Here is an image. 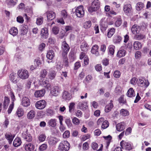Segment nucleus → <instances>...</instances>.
Listing matches in <instances>:
<instances>
[{
	"instance_id": "9d476101",
	"label": "nucleus",
	"mask_w": 151,
	"mask_h": 151,
	"mask_svg": "<svg viewBox=\"0 0 151 151\" xmlns=\"http://www.w3.org/2000/svg\"><path fill=\"white\" fill-rule=\"evenodd\" d=\"M30 104L29 99L27 97H23L22 100L21 104L24 106L27 107L29 106Z\"/></svg>"
},
{
	"instance_id": "0eeeda50",
	"label": "nucleus",
	"mask_w": 151,
	"mask_h": 151,
	"mask_svg": "<svg viewBox=\"0 0 151 151\" xmlns=\"http://www.w3.org/2000/svg\"><path fill=\"white\" fill-rule=\"evenodd\" d=\"M46 105V101L43 100H40L36 102L35 104V107L39 109H44Z\"/></svg>"
},
{
	"instance_id": "2f4dec72",
	"label": "nucleus",
	"mask_w": 151,
	"mask_h": 151,
	"mask_svg": "<svg viewBox=\"0 0 151 151\" xmlns=\"http://www.w3.org/2000/svg\"><path fill=\"white\" fill-rule=\"evenodd\" d=\"M55 56V54L53 51L50 50L47 53L46 55L47 58L49 60L52 59Z\"/></svg>"
},
{
	"instance_id": "1a4fd4ad",
	"label": "nucleus",
	"mask_w": 151,
	"mask_h": 151,
	"mask_svg": "<svg viewBox=\"0 0 151 151\" xmlns=\"http://www.w3.org/2000/svg\"><path fill=\"white\" fill-rule=\"evenodd\" d=\"M46 14L47 17V20L48 21H50L55 17V14L53 11H48L46 12Z\"/></svg>"
},
{
	"instance_id": "864d4df0",
	"label": "nucleus",
	"mask_w": 151,
	"mask_h": 151,
	"mask_svg": "<svg viewBox=\"0 0 151 151\" xmlns=\"http://www.w3.org/2000/svg\"><path fill=\"white\" fill-rule=\"evenodd\" d=\"M122 88L119 86H117L116 87L115 90V92L117 94L120 95L122 93Z\"/></svg>"
},
{
	"instance_id": "dca6fc26",
	"label": "nucleus",
	"mask_w": 151,
	"mask_h": 151,
	"mask_svg": "<svg viewBox=\"0 0 151 151\" xmlns=\"http://www.w3.org/2000/svg\"><path fill=\"white\" fill-rule=\"evenodd\" d=\"M10 80L13 83H16L18 81V77L17 74L14 73H12L10 74Z\"/></svg>"
},
{
	"instance_id": "20e7f679",
	"label": "nucleus",
	"mask_w": 151,
	"mask_h": 151,
	"mask_svg": "<svg viewBox=\"0 0 151 151\" xmlns=\"http://www.w3.org/2000/svg\"><path fill=\"white\" fill-rule=\"evenodd\" d=\"M17 74L19 77L22 79H25L27 78L29 76V73L28 71L26 70H18L17 72Z\"/></svg>"
},
{
	"instance_id": "393cba45",
	"label": "nucleus",
	"mask_w": 151,
	"mask_h": 151,
	"mask_svg": "<svg viewBox=\"0 0 151 151\" xmlns=\"http://www.w3.org/2000/svg\"><path fill=\"white\" fill-rule=\"evenodd\" d=\"M58 142V139L54 137H50L48 141L49 144L51 145H53L55 144Z\"/></svg>"
},
{
	"instance_id": "3c124183",
	"label": "nucleus",
	"mask_w": 151,
	"mask_h": 151,
	"mask_svg": "<svg viewBox=\"0 0 151 151\" xmlns=\"http://www.w3.org/2000/svg\"><path fill=\"white\" fill-rule=\"evenodd\" d=\"M47 73V71L46 69H43L40 72V76L42 78H44Z\"/></svg>"
},
{
	"instance_id": "4be33fe9",
	"label": "nucleus",
	"mask_w": 151,
	"mask_h": 151,
	"mask_svg": "<svg viewBox=\"0 0 151 151\" xmlns=\"http://www.w3.org/2000/svg\"><path fill=\"white\" fill-rule=\"evenodd\" d=\"M45 93V91L44 89L36 91L35 93V95L36 97H40L43 96Z\"/></svg>"
},
{
	"instance_id": "a19ab883",
	"label": "nucleus",
	"mask_w": 151,
	"mask_h": 151,
	"mask_svg": "<svg viewBox=\"0 0 151 151\" xmlns=\"http://www.w3.org/2000/svg\"><path fill=\"white\" fill-rule=\"evenodd\" d=\"M144 7V4L141 2L138 3L136 6V9L138 11H140Z\"/></svg>"
},
{
	"instance_id": "39448f33",
	"label": "nucleus",
	"mask_w": 151,
	"mask_h": 151,
	"mask_svg": "<svg viewBox=\"0 0 151 151\" xmlns=\"http://www.w3.org/2000/svg\"><path fill=\"white\" fill-rule=\"evenodd\" d=\"M83 7L82 6L80 5L76 8L75 13L78 17L81 18L83 17L84 12Z\"/></svg>"
},
{
	"instance_id": "4d7b16f0",
	"label": "nucleus",
	"mask_w": 151,
	"mask_h": 151,
	"mask_svg": "<svg viewBox=\"0 0 151 151\" xmlns=\"http://www.w3.org/2000/svg\"><path fill=\"white\" fill-rule=\"evenodd\" d=\"M122 39V37L120 36H118L114 38L113 40V41L115 43H119L121 42Z\"/></svg>"
},
{
	"instance_id": "f257e3e1",
	"label": "nucleus",
	"mask_w": 151,
	"mask_h": 151,
	"mask_svg": "<svg viewBox=\"0 0 151 151\" xmlns=\"http://www.w3.org/2000/svg\"><path fill=\"white\" fill-rule=\"evenodd\" d=\"M70 147L69 143L66 141H62L58 146V149L61 151H68Z\"/></svg>"
},
{
	"instance_id": "e433bc0d",
	"label": "nucleus",
	"mask_w": 151,
	"mask_h": 151,
	"mask_svg": "<svg viewBox=\"0 0 151 151\" xmlns=\"http://www.w3.org/2000/svg\"><path fill=\"white\" fill-rule=\"evenodd\" d=\"M81 48L82 51H86L88 49V47L87 43L86 42H83L82 43L81 45Z\"/></svg>"
},
{
	"instance_id": "ddd939ff",
	"label": "nucleus",
	"mask_w": 151,
	"mask_h": 151,
	"mask_svg": "<svg viewBox=\"0 0 151 151\" xmlns=\"http://www.w3.org/2000/svg\"><path fill=\"white\" fill-rule=\"evenodd\" d=\"M71 95L68 92L65 91L62 95V98L65 100H69L71 98Z\"/></svg>"
},
{
	"instance_id": "338daca9",
	"label": "nucleus",
	"mask_w": 151,
	"mask_h": 151,
	"mask_svg": "<svg viewBox=\"0 0 151 151\" xmlns=\"http://www.w3.org/2000/svg\"><path fill=\"white\" fill-rule=\"evenodd\" d=\"M122 24V20L121 18L118 19L115 22V24L116 27H119Z\"/></svg>"
},
{
	"instance_id": "9b49d317",
	"label": "nucleus",
	"mask_w": 151,
	"mask_h": 151,
	"mask_svg": "<svg viewBox=\"0 0 151 151\" xmlns=\"http://www.w3.org/2000/svg\"><path fill=\"white\" fill-rule=\"evenodd\" d=\"M99 47L98 45H93L91 48V52L94 55L96 56H98L99 55Z\"/></svg>"
},
{
	"instance_id": "8fccbe9b",
	"label": "nucleus",
	"mask_w": 151,
	"mask_h": 151,
	"mask_svg": "<svg viewBox=\"0 0 151 151\" xmlns=\"http://www.w3.org/2000/svg\"><path fill=\"white\" fill-rule=\"evenodd\" d=\"M99 2L98 0H94L92 3V6H94L98 9L99 7Z\"/></svg>"
},
{
	"instance_id": "c03bdc74",
	"label": "nucleus",
	"mask_w": 151,
	"mask_h": 151,
	"mask_svg": "<svg viewBox=\"0 0 151 151\" xmlns=\"http://www.w3.org/2000/svg\"><path fill=\"white\" fill-rule=\"evenodd\" d=\"M120 113L121 115L124 116H128L129 114L128 111L124 109H122L120 110Z\"/></svg>"
},
{
	"instance_id": "7c9ffc66",
	"label": "nucleus",
	"mask_w": 151,
	"mask_h": 151,
	"mask_svg": "<svg viewBox=\"0 0 151 151\" xmlns=\"http://www.w3.org/2000/svg\"><path fill=\"white\" fill-rule=\"evenodd\" d=\"M124 123L121 122L118 124L116 125V129L119 132L122 131L124 129Z\"/></svg>"
},
{
	"instance_id": "cd10ccee",
	"label": "nucleus",
	"mask_w": 151,
	"mask_h": 151,
	"mask_svg": "<svg viewBox=\"0 0 151 151\" xmlns=\"http://www.w3.org/2000/svg\"><path fill=\"white\" fill-rule=\"evenodd\" d=\"M34 145L31 143L26 144L25 146V149L26 151H32L34 149Z\"/></svg>"
},
{
	"instance_id": "13d9d810",
	"label": "nucleus",
	"mask_w": 151,
	"mask_h": 151,
	"mask_svg": "<svg viewBox=\"0 0 151 151\" xmlns=\"http://www.w3.org/2000/svg\"><path fill=\"white\" fill-rule=\"evenodd\" d=\"M59 32V28L57 27H54L52 28V33L55 35L57 34Z\"/></svg>"
},
{
	"instance_id": "6e6d98bb",
	"label": "nucleus",
	"mask_w": 151,
	"mask_h": 151,
	"mask_svg": "<svg viewBox=\"0 0 151 151\" xmlns=\"http://www.w3.org/2000/svg\"><path fill=\"white\" fill-rule=\"evenodd\" d=\"M139 78L137 79L135 77L133 78L130 81L131 84L133 85L136 84L137 83L138 84V81Z\"/></svg>"
},
{
	"instance_id": "473e14b6",
	"label": "nucleus",
	"mask_w": 151,
	"mask_h": 151,
	"mask_svg": "<svg viewBox=\"0 0 151 151\" xmlns=\"http://www.w3.org/2000/svg\"><path fill=\"white\" fill-rule=\"evenodd\" d=\"M10 102L9 99L7 96H5L4 98V100L3 102L4 108L6 109L9 105Z\"/></svg>"
},
{
	"instance_id": "5701e85b",
	"label": "nucleus",
	"mask_w": 151,
	"mask_h": 151,
	"mask_svg": "<svg viewBox=\"0 0 151 151\" xmlns=\"http://www.w3.org/2000/svg\"><path fill=\"white\" fill-rule=\"evenodd\" d=\"M22 143L20 138L17 137L14 140L13 142V145L15 147H17L19 146Z\"/></svg>"
},
{
	"instance_id": "f3484780",
	"label": "nucleus",
	"mask_w": 151,
	"mask_h": 151,
	"mask_svg": "<svg viewBox=\"0 0 151 151\" xmlns=\"http://www.w3.org/2000/svg\"><path fill=\"white\" fill-rule=\"evenodd\" d=\"M40 84L43 86L45 88L49 89L50 88L51 85L48 83V81L44 79L42 81Z\"/></svg>"
},
{
	"instance_id": "c85d7f7f",
	"label": "nucleus",
	"mask_w": 151,
	"mask_h": 151,
	"mask_svg": "<svg viewBox=\"0 0 151 151\" xmlns=\"http://www.w3.org/2000/svg\"><path fill=\"white\" fill-rule=\"evenodd\" d=\"M124 11L126 13L130 12L132 10V6L129 4L125 5L124 7Z\"/></svg>"
},
{
	"instance_id": "37998d69",
	"label": "nucleus",
	"mask_w": 151,
	"mask_h": 151,
	"mask_svg": "<svg viewBox=\"0 0 151 151\" xmlns=\"http://www.w3.org/2000/svg\"><path fill=\"white\" fill-rule=\"evenodd\" d=\"M64 58L63 61V65L66 67H68L69 66L68 60L67 58V56L65 57H63Z\"/></svg>"
},
{
	"instance_id": "4468645a",
	"label": "nucleus",
	"mask_w": 151,
	"mask_h": 151,
	"mask_svg": "<svg viewBox=\"0 0 151 151\" xmlns=\"http://www.w3.org/2000/svg\"><path fill=\"white\" fill-rule=\"evenodd\" d=\"M140 30V27L137 25H134L132 27L131 31L133 34H137L139 33Z\"/></svg>"
},
{
	"instance_id": "bf43d9fd",
	"label": "nucleus",
	"mask_w": 151,
	"mask_h": 151,
	"mask_svg": "<svg viewBox=\"0 0 151 151\" xmlns=\"http://www.w3.org/2000/svg\"><path fill=\"white\" fill-rule=\"evenodd\" d=\"M72 122L75 125H78L80 123V120L77 118L74 117L72 120Z\"/></svg>"
},
{
	"instance_id": "c9c22d12",
	"label": "nucleus",
	"mask_w": 151,
	"mask_h": 151,
	"mask_svg": "<svg viewBox=\"0 0 151 151\" xmlns=\"http://www.w3.org/2000/svg\"><path fill=\"white\" fill-rule=\"evenodd\" d=\"M127 95L128 96L130 97H132L135 96V94L132 88H130L128 90L127 93Z\"/></svg>"
},
{
	"instance_id": "aec40b11",
	"label": "nucleus",
	"mask_w": 151,
	"mask_h": 151,
	"mask_svg": "<svg viewBox=\"0 0 151 151\" xmlns=\"http://www.w3.org/2000/svg\"><path fill=\"white\" fill-rule=\"evenodd\" d=\"M134 48L136 50H139L141 48L142 45L140 42L139 41H135L133 43Z\"/></svg>"
},
{
	"instance_id": "a878e982",
	"label": "nucleus",
	"mask_w": 151,
	"mask_h": 151,
	"mask_svg": "<svg viewBox=\"0 0 151 151\" xmlns=\"http://www.w3.org/2000/svg\"><path fill=\"white\" fill-rule=\"evenodd\" d=\"M18 33V31L17 28L14 27H12L9 30V33L13 36H16Z\"/></svg>"
},
{
	"instance_id": "4c0bfd02",
	"label": "nucleus",
	"mask_w": 151,
	"mask_h": 151,
	"mask_svg": "<svg viewBox=\"0 0 151 151\" xmlns=\"http://www.w3.org/2000/svg\"><path fill=\"white\" fill-rule=\"evenodd\" d=\"M35 112L34 110H31L27 114V116L28 118L29 119L33 118L35 116Z\"/></svg>"
},
{
	"instance_id": "603ef678",
	"label": "nucleus",
	"mask_w": 151,
	"mask_h": 151,
	"mask_svg": "<svg viewBox=\"0 0 151 151\" xmlns=\"http://www.w3.org/2000/svg\"><path fill=\"white\" fill-rule=\"evenodd\" d=\"M17 2V0H8L7 1V3L8 4L12 6L16 5Z\"/></svg>"
},
{
	"instance_id": "f704fd0d",
	"label": "nucleus",
	"mask_w": 151,
	"mask_h": 151,
	"mask_svg": "<svg viewBox=\"0 0 151 151\" xmlns=\"http://www.w3.org/2000/svg\"><path fill=\"white\" fill-rule=\"evenodd\" d=\"M91 25V22L90 20L86 21L83 24V27L85 29L89 28Z\"/></svg>"
},
{
	"instance_id": "423d86ee",
	"label": "nucleus",
	"mask_w": 151,
	"mask_h": 151,
	"mask_svg": "<svg viewBox=\"0 0 151 151\" xmlns=\"http://www.w3.org/2000/svg\"><path fill=\"white\" fill-rule=\"evenodd\" d=\"M61 91L60 88L58 86L53 87L50 90L51 94L54 96H56L59 95Z\"/></svg>"
},
{
	"instance_id": "de8ad7c7",
	"label": "nucleus",
	"mask_w": 151,
	"mask_h": 151,
	"mask_svg": "<svg viewBox=\"0 0 151 151\" xmlns=\"http://www.w3.org/2000/svg\"><path fill=\"white\" fill-rule=\"evenodd\" d=\"M43 21V18L42 17L37 18V19L36 23L37 25H41L42 24Z\"/></svg>"
},
{
	"instance_id": "69168bd1",
	"label": "nucleus",
	"mask_w": 151,
	"mask_h": 151,
	"mask_svg": "<svg viewBox=\"0 0 151 151\" xmlns=\"http://www.w3.org/2000/svg\"><path fill=\"white\" fill-rule=\"evenodd\" d=\"M17 21L21 23H23L24 20L22 17L19 16L17 18Z\"/></svg>"
},
{
	"instance_id": "ea45409f",
	"label": "nucleus",
	"mask_w": 151,
	"mask_h": 151,
	"mask_svg": "<svg viewBox=\"0 0 151 151\" xmlns=\"http://www.w3.org/2000/svg\"><path fill=\"white\" fill-rule=\"evenodd\" d=\"M115 32V29L114 28H111L107 34V36L109 38L111 37Z\"/></svg>"
},
{
	"instance_id": "79ce46f5",
	"label": "nucleus",
	"mask_w": 151,
	"mask_h": 151,
	"mask_svg": "<svg viewBox=\"0 0 151 151\" xmlns=\"http://www.w3.org/2000/svg\"><path fill=\"white\" fill-rule=\"evenodd\" d=\"M28 27L27 26L23 27L21 31V35H24L27 34L28 32Z\"/></svg>"
},
{
	"instance_id": "7ed1b4c3",
	"label": "nucleus",
	"mask_w": 151,
	"mask_h": 151,
	"mask_svg": "<svg viewBox=\"0 0 151 151\" xmlns=\"http://www.w3.org/2000/svg\"><path fill=\"white\" fill-rule=\"evenodd\" d=\"M61 48L63 51L62 56L65 57L67 56L70 48L65 41H63L62 43Z\"/></svg>"
},
{
	"instance_id": "5fc2aeb1",
	"label": "nucleus",
	"mask_w": 151,
	"mask_h": 151,
	"mask_svg": "<svg viewBox=\"0 0 151 151\" xmlns=\"http://www.w3.org/2000/svg\"><path fill=\"white\" fill-rule=\"evenodd\" d=\"M109 126V123L106 120L103 122L102 124L101 127L103 129H105L107 128Z\"/></svg>"
},
{
	"instance_id": "2eb2a0df",
	"label": "nucleus",
	"mask_w": 151,
	"mask_h": 151,
	"mask_svg": "<svg viewBox=\"0 0 151 151\" xmlns=\"http://www.w3.org/2000/svg\"><path fill=\"white\" fill-rule=\"evenodd\" d=\"M106 20L105 18H104L102 19L100 21L101 28L104 30H106L107 27Z\"/></svg>"
},
{
	"instance_id": "a18cd8bd",
	"label": "nucleus",
	"mask_w": 151,
	"mask_h": 151,
	"mask_svg": "<svg viewBox=\"0 0 151 151\" xmlns=\"http://www.w3.org/2000/svg\"><path fill=\"white\" fill-rule=\"evenodd\" d=\"M115 47L113 45H110L109 47V52L111 55H113L114 52Z\"/></svg>"
},
{
	"instance_id": "a211bd4d",
	"label": "nucleus",
	"mask_w": 151,
	"mask_h": 151,
	"mask_svg": "<svg viewBox=\"0 0 151 151\" xmlns=\"http://www.w3.org/2000/svg\"><path fill=\"white\" fill-rule=\"evenodd\" d=\"M78 106L79 109L82 110H84L87 106V103L84 101L80 102L78 104Z\"/></svg>"
},
{
	"instance_id": "c756f323",
	"label": "nucleus",
	"mask_w": 151,
	"mask_h": 151,
	"mask_svg": "<svg viewBox=\"0 0 151 151\" xmlns=\"http://www.w3.org/2000/svg\"><path fill=\"white\" fill-rule=\"evenodd\" d=\"M41 34L43 38H47L48 35L47 29L46 28L42 29L41 31Z\"/></svg>"
},
{
	"instance_id": "f8f14e48",
	"label": "nucleus",
	"mask_w": 151,
	"mask_h": 151,
	"mask_svg": "<svg viewBox=\"0 0 151 151\" xmlns=\"http://www.w3.org/2000/svg\"><path fill=\"white\" fill-rule=\"evenodd\" d=\"M57 119H52L49 120L47 124L49 127L55 128L57 126Z\"/></svg>"
},
{
	"instance_id": "774afa93",
	"label": "nucleus",
	"mask_w": 151,
	"mask_h": 151,
	"mask_svg": "<svg viewBox=\"0 0 151 151\" xmlns=\"http://www.w3.org/2000/svg\"><path fill=\"white\" fill-rule=\"evenodd\" d=\"M120 72L118 70H116L114 72V76L116 78H119L120 77Z\"/></svg>"
},
{
	"instance_id": "58836bf2",
	"label": "nucleus",
	"mask_w": 151,
	"mask_h": 151,
	"mask_svg": "<svg viewBox=\"0 0 151 151\" xmlns=\"http://www.w3.org/2000/svg\"><path fill=\"white\" fill-rule=\"evenodd\" d=\"M16 114L18 117H20L23 115V110L21 108L19 107L17 109Z\"/></svg>"
},
{
	"instance_id": "052dcab7",
	"label": "nucleus",
	"mask_w": 151,
	"mask_h": 151,
	"mask_svg": "<svg viewBox=\"0 0 151 151\" xmlns=\"http://www.w3.org/2000/svg\"><path fill=\"white\" fill-rule=\"evenodd\" d=\"M61 14L62 16L64 19L67 17L68 14L66 11L65 10H63L61 11Z\"/></svg>"
},
{
	"instance_id": "09e8293b",
	"label": "nucleus",
	"mask_w": 151,
	"mask_h": 151,
	"mask_svg": "<svg viewBox=\"0 0 151 151\" xmlns=\"http://www.w3.org/2000/svg\"><path fill=\"white\" fill-rule=\"evenodd\" d=\"M46 138V136L44 134H42L38 136L39 140L41 142L44 141L45 140Z\"/></svg>"
},
{
	"instance_id": "0e129e2a",
	"label": "nucleus",
	"mask_w": 151,
	"mask_h": 151,
	"mask_svg": "<svg viewBox=\"0 0 151 151\" xmlns=\"http://www.w3.org/2000/svg\"><path fill=\"white\" fill-rule=\"evenodd\" d=\"M47 145L46 144H43L40 146L39 150L41 151H43L47 149Z\"/></svg>"
},
{
	"instance_id": "72a5a7b5",
	"label": "nucleus",
	"mask_w": 151,
	"mask_h": 151,
	"mask_svg": "<svg viewBox=\"0 0 151 151\" xmlns=\"http://www.w3.org/2000/svg\"><path fill=\"white\" fill-rule=\"evenodd\" d=\"M126 51L124 49L120 50L117 52V56L119 58L124 57L126 55Z\"/></svg>"
},
{
	"instance_id": "6e6552de",
	"label": "nucleus",
	"mask_w": 151,
	"mask_h": 151,
	"mask_svg": "<svg viewBox=\"0 0 151 151\" xmlns=\"http://www.w3.org/2000/svg\"><path fill=\"white\" fill-rule=\"evenodd\" d=\"M120 146L122 149H125L126 150H130L132 148V146L130 144L126 142L124 140H122L120 143Z\"/></svg>"
},
{
	"instance_id": "6ab92c4d",
	"label": "nucleus",
	"mask_w": 151,
	"mask_h": 151,
	"mask_svg": "<svg viewBox=\"0 0 151 151\" xmlns=\"http://www.w3.org/2000/svg\"><path fill=\"white\" fill-rule=\"evenodd\" d=\"M56 75V72L54 70H50L48 73V77L49 78L50 80L53 79L55 77Z\"/></svg>"
},
{
	"instance_id": "49530a36",
	"label": "nucleus",
	"mask_w": 151,
	"mask_h": 151,
	"mask_svg": "<svg viewBox=\"0 0 151 151\" xmlns=\"http://www.w3.org/2000/svg\"><path fill=\"white\" fill-rule=\"evenodd\" d=\"M75 103L74 102L70 103L69 106V110L70 113H71L75 108Z\"/></svg>"
},
{
	"instance_id": "e2e57ef3",
	"label": "nucleus",
	"mask_w": 151,
	"mask_h": 151,
	"mask_svg": "<svg viewBox=\"0 0 151 151\" xmlns=\"http://www.w3.org/2000/svg\"><path fill=\"white\" fill-rule=\"evenodd\" d=\"M24 139L26 140L28 142H31L32 140V137L31 135L27 134L24 137Z\"/></svg>"
},
{
	"instance_id": "bb28decb",
	"label": "nucleus",
	"mask_w": 151,
	"mask_h": 151,
	"mask_svg": "<svg viewBox=\"0 0 151 151\" xmlns=\"http://www.w3.org/2000/svg\"><path fill=\"white\" fill-rule=\"evenodd\" d=\"M112 101H110V102L108 105H106L105 107V111L106 112H109L113 108V105L112 103Z\"/></svg>"
},
{
	"instance_id": "412c9836",
	"label": "nucleus",
	"mask_w": 151,
	"mask_h": 151,
	"mask_svg": "<svg viewBox=\"0 0 151 151\" xmlns=\"http://www.w3.org/2000/svg\"><path fill=\"white\" fill-rule=\"evenodd\" d=\"M5 138L8 140L9 144H11L13 140L14 137V136L12 135L11 133L8 134L6 133L5 134Z\"/></svg>"
},
{
	"instance_id": "680f3d73",
	"label": "nucleus",
	"mask_w": 151,
	"mask_h": 151,
	"mask_svg": "<svg viewBox=\"0 0 151 151\" xmlns=\"http://www.w3.org/2000/svg\"><path fill=\"white\" fill-rule=\"evenodd\" d=\"M145 36L142 34L139 35H136L135 36V37L136 39L138 40H142L145 38Z\"/></svg>"
},
{
	"instance_id": "b1692460",
	"label": "nucleus",
	"mask_w": 151,
	"mask_h": 151,
	"mask_svg": "<svg viewBox=\"0 0 151 151\" xmlns=\"http://www.w3.org/2000/svg\"><path fill=\"white\" fill-rule=\"evenodd\" d=\"M98 146V144L96 142H93L91 143V146L93 150H97V151H100L102 150V148L103 147V145H101L100 148L99 149H97Z\"/></svg>"
},
{
	"instance_id": "f03ea898",
	"label": "nucleus",
	"mask_w": 151,
	"mask_h": 151,
	"mask_svg": "<svg viewBox=\"0 0 151 151\" xmlns=\"http://www.w3.org/2000/svg\"><path fill=\"white\" fill-rule=\"evenodd\" d=\"M150 83L148 80L144 77H140L139 78L138 85L141 87L147 88L149 85Z\"/></svg>"
}]
</instances>
